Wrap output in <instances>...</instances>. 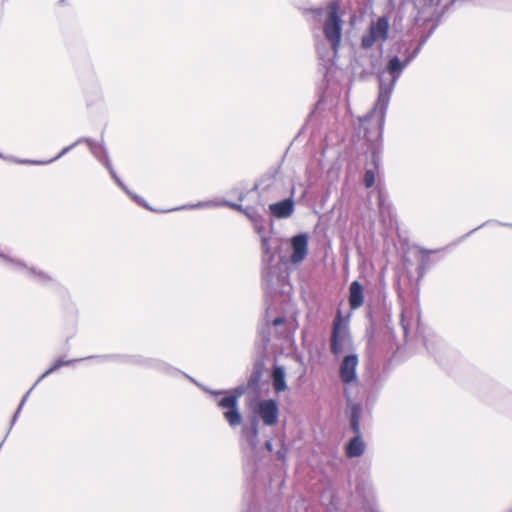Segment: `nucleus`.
Segmentation results:
<instances>
[{
	"label": "nucleus",
	"instance_id": "1",
	"mask_svg": "<svg viewBox=\"0 0 512 512\" xmlns=\"http://www.w3.org/2000/svg\"><path fill=\"white\" fill-rule=\"evenodd\" d=\"M341 23L342 21L339 16V3L332 1L328 5V18L324 23L323 32L335 51L338 49L341 42Z\"/></svg>",
	"mask_w": 512,
	"mask_h": 512
},
{
	"label": "nucleus",
	"instance_id": "2",
	"mask_svg": "<svg viewBox=\"0 0 512 512\" xmlns=\"http://www.w3.org/2000/svg\"><path fill=\"white\" fill-rule=\"evenodd\" d=\"M389 29V19L386 16H381L371 22L367 33L361 38L362 48L369 49L378 42L383 44L389 38Z\"/></svg>",
	"mask_w": 512,
	"mask_h": 512
},
{
	"label": "nucleus",
	"instance_id": "3",
	"mask_svg": "<svg viewBox=\"0 0 512 512\" xmlns=\"http://www.w3.org/2000/svg\"><path fill=\"white\" fill-rule=\"evenodd\" d=\"M254 414L266 426H275L279 419V406L274 399L260 400L254 407Z\"/></svg>",
	"mask_w": 512,
	"mask_h": 512
},
{
	"label": "nucleus",
	"instance_id": "4",
	"mask_svg": "<svg viewBox=\"0 0 512 512\" xmlns=\"http://www.w3.org/2000/svg\"><path fill=\"white\" fill-rule=\"evenodd\" d=\"M238 398L239 395H228L218 402L220 408L226 409L224 418L233 427L238 426L242 421L241 414L238 411Z\"/></svg>",
	"mask_w": 512,
	"mask_h": 512
},
{
	"label": "nucleus",
	"instance_id": "5",
	"mask_svg": "<svg viewBox=\"0 0 512 512\" xmlns=\"http://www.w3.org/2000/svg\"><path fill=\"white\" fill-rule=\"evenodd\" d=\"M347 329L345 325H343V319L340 312L336 315L333 321V328L331 334V343L330 349L331 352L335 355L339 354L343 350V341L346 335Z\"/></svg>",
	"mask_w": 512,
	"mask_h": 512
},
{
	"label": "nucleus",
	"instance_id": "6",
	"mask_svg": "<svg viewBox=\"0 0 512 512\" xmlns=\"http://www.w3.org/2000/svg\"><path fill=\"white\" fill-rule=\"evenodd\" d=\"M292 254L290 261L293 264H299L305 260L308 254V236L306 234H298L291 239Z\"/></svg>",
	"mask_w": 512,
	"mask_h": 512
},
{
	"label": "nucleus",
	"instance_id": "7",
	"mask_svg": "<svg viewBox=\"0 0 512 512\" xmlns=\"http://www.w3.org/2000/svg\"><path fill=\"white\" fill-rule=\"evenodd\" d=\"M358 365V358L356 355H347L344 357L340 365V378L343 383L348 384L356 380V368Z\"/></svg>",
	"mask_w": 512,
	"mask_h": 512
},
{
	"label": "nucleus",
	"instance_id": "8",
	"mask_svg": "<svg viewBox=\"0 0 512 512\" xmlns=\"http://www.w3.org/2000/svg\"><path fill=\"white\" fill-rule=\"evenodd\" d=\"M271 215L278 219L288 218L294 212V202L291 198L284 199L269 205Z\"/></svg>",
	"mask_w": 512,
	"mask_h": 512
},
{
	"label": "nucleus",
	"instance_id": "9",
	"mask_svg": "<svg viewBox=\"0 0 512 512\" xmlns=\"http://www.w3.org/2000/svg\"><path fill=\"white\" fill-rule=\"evenodd\" d=\"M364 304V289L360 282L353 281L349 286V305L352 310Z\"/></svg>",
	"mask_w": 512,
	"mask_h": 512
},
{
	"label": "nucleus",
	"instance_id": "10",
	"mask_svg": "<svg viewBox=\"0 0 512 512\" xmlns=\"http://www.w3.org/2000/svg\"><path fill=\"white\" fill-rule=\"evenodd\" d=\"M361 127L364 130V137L369 142H377L381 138V125L371 119H364L361 122Z\"/></svg>",
	"mask_w": 512,
	"mask_h": 512
},
{
	"label": "nucleus",
	"instance_id": "11",
	"mask_svg": "<svg viewBox=\"0 0 512 512\" xmlns=\"http://www.w3.org/2000/svg\"><path fill=\"white\" fill-rule=\"evenodd\" d=\"M364 452V443L359 435L352 438L346 446V455L350 458L358 457Z\"/></svg>",
	"mask_w": 512,
	"mask_h": 512
},
{
	"label": "nucleus",
	"instance_id": "12",
	"mask_svg": "<svg viewBox=\"0 0 512 512\" xmlns=\"http://www.w3.org/2000/svg\"><path fill=\"white\" fill-rule=\"evenodd\" d=\"M408 62L409 59L401 62L397 56L389 60L387 64V71L392 76L393 80H396L400 76L402 70L406 67Z\"/></svg>",
	"mask_w": 512,
	"mask_h": 512
},
{
	"label": "nucleus",
	"instance_id": "13",
	"mask_svg": "<svg viewBox=\"0 0 512 512\" xmlns=\"http://www.w3.org/2000/svg\"><path fill=\"white\" fill-rule=\"evenodd\" d=\"M273 386L275 391L281 392L286 390L285 373L281 367H275L272 373Z\"/></svg>",
	"mask_w": 512,
	"mask_h": 512
},
{
	"label": "nucleus",
	"instance_id": "14",
	"mask_svg": "<svg viewBox=\"0 0 512 512\" xmlns=\"http://www.w3.org/2000/svg\"><path fill=\"white\" fill-rule=\"evenodd\" d=\"M378 207L381 221L385 224L392 225L393 218L391 213V207L389 205H386L384 201L381 199H379Z\"/></svg>",
	"mask_w": 512,
	"mask_h": 512
},
{
	"label": "nucleus",
	"instance_id": "15",
	"mask_svg": "<svg viewBox=\"0 0 512 512\" xmlns=\"http://www.w3.org/2000/svg\"><path fill=\"white\" fill-rule=\"evenodd\" d=\"M70 363H72V360H67V361H61V360H58L56 361L48 370H46L42 375L41 377L39 378L38 381L42 380L44 377H46L47 375H49L50 373L56 371L57 369H59L60 367L64 366V365H69Z\"/></svg>",
	"mask_w": 512,
	"mask_h": 512
},
{
	"label": "nucleus",
	"instance_id": "16",
	"mask_svg": "<svg viewBox=\"0 0 512 512\" xmlns=\"http://www.w3.org/2000/svg\"><path fill=\"white\" fill-rule=\"evenodd\" d=\"M375 172L373 170H366L363 178V184L366 188H371L375 184Z\"/></svg>",
	"mask_w": 512,
	"mask_h": 512
},
{
	"label": "nucleus",
	"instance_id": "17",
	"mask_svg": "<svg viewBox=\"0 0 512 512\" xmlns=\"http://www.w3.org/2000/svg\"><path fill=\"white\" fill-rule=\"evenodd\" d=\"M351 427H352V430L356 433V435H359V433H360L359 418H358V415L356 413L352 414V417H351Z\"/></svg>",
	"mask_w": 512,
	"mask_h": 512
},
{
	"label": "nucleus",
	"instance_id": "18",
	"mask_svg": "<svg viewBox=\"0 0 512 512\" xmlns=\"http://www.w3.org/2000/svg\"><path fill=\"white\" fill-rule=\"evenodd\" d=\"M105 167L108 169V171L110 172L111 176L118 181V178L112 168V165L110 164V162L108 160L105 161Z\"/></svg>",
	"mask_w": 512,
	"mask_h": 512
},
{
	"label": "nucleus",
	"instance_id": "19",
	"mask_svg": "<svg viewBox=\"0 0 512 512\" xmlns=\"http://www.w3.org/2000/svg\"><path fill=\"white\" fill-rule=\"evenodd\" d=\"M284 323V318L283 317H278V318H275L272 322V324L274 326H280Z\"/></svg>",
	"mask_w": 512,
	"mask_h": 512
},
{
	"label": "nucleus",
	"instance_id": "20",
	"mask_svg": "<svg viewBox=\"0 0 512 512\" xmlns=\"http://www.w3.org/2000/svg\"><path fill=\"white\" fill-rule=\"evenodd\" d=\"M372 159H373V163H374L375 167L377 168L379 157L375 151L372 154Z\"/></svg>",
	"mask_w": 512,
	"mask_h": 512
},
{
	"label": "nucleus",
	"instance_id": "21",
	"mask_svg": "<svg viewBox=\"0 0 512 512\" xmlns=\"http://www.w3.org/2000/svg\"><path fill=\"white\" fill-rule=\"evenodd\" d=\"M422 255H423V262H427L428 261V256H429V252L423 250L422 251Z\"/></svg>",
	"mask_w": 512,
	"mask_h": 512
},
{
	"label": "nucleus",
	"instance_id": "22",
	"mask_svg": "<svg viewBox=\"0 0 512 512\" xmlns=\"http://www.w3.org/2000/svg\"><path fill=\"white\" fill-rule=\"evenodd\" d=\"M69 148H65L64 150H62V152L59 154L58 157H60L61 155H63Z\"/></svg>",
	"mask_w": 512,
	"mask_h": 512
}]
</instances>
